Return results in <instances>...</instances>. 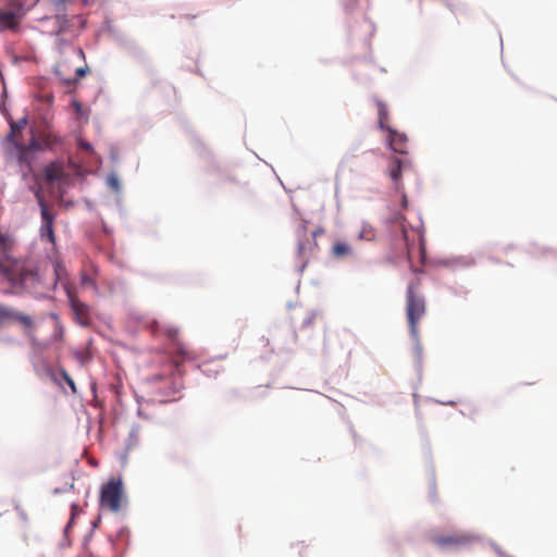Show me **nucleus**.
I'll return each instance as SVG.
<instances>
[{
    "label": "nucleus",
    "mask_w": 557,
    "mask_h": 557,
    "mask_svg": "<svg viewBox=\"0 0 557 557\" xmlns=\"http://www.w3.org/2000/svg\"><path fill=\"white\" fill-rule=\"evenodd\" d=\"M166 335L174 342L175 354L171 358L172 382L170 389L165 393V396H173L183 388L182 373L180 370L181 364L185 360L194 359V356L193 352L177 339L178 330L170 327L166 330Z\"/></svg>",
    "instance_id": "1"
},
{
    "label": "nucleus",
    "mask_w": 557,
    "mask_h": 557,
    "mask_svg": "<svg viewBox=\"0 0 557 557\" xmlns=\"http://www.w3.org/2000/svg\"><path fill=\"white\" fill-rule=\"evenodd\" d=\"M125 500L123 480L121 476H112L102 484L99 494V506L110 512H119Z\"/></svg>",
    "instance_id": "2"
},
{
    "label": "nucleus",
    "mask_w": 557,
    "mask_h": 557,
    "mask_svg": "<svg viewBox=\"0 0 557 557\" xmlns=\"http://www.w3.org/2000/svg\"><path fill=\"white\" fill-rule=\"evenodd\" d=\"M420 286L419 281H413L409 283L407 288V304H406V313L409 323L410 331L412 335L418 334V323L422 319L425 313V302L424 298L417 294V290Z\"/></svg>",
    "instance_id": "3"
},
{
    "label": "nucleus",
    "mask_w": 557,
    "mask_h": 557,
    "mask_svg": "<svg viewBox=\"0 0 557 557\" xmlns=\"http://www.w3.org/2000/svg\"><path fill=\"white\" fill-rule=\"evenodd\" d=\"M24 3L21 0H10V4L0 8V34H17L25 17Z\"/></svg>",
    "instance_id": "4"
},
{
    "label": "nucleus",
    "mask_w": 557,
    "mask_h": 557,
    "mask_svg": "<svg viewBox=\"0 0 557 557\" xmlns=\"http://www.w3.org/2000/svg\"><path fill=\"white\" fill-rule=\"evenodd\" d=\"M0 268L3 274L13 283L25 286H34L41 281L39 270L35 265H25L14 263L13 265H2Z\"/></svg>",
    "instance_id": "5"
},
{
    "label": "nucleus",
    "mask_w": 557,
    "mask_h": 557,
    "mask_svg": "<svg viewBox=\"0 0 557 557\" xmlns=\"http://www.w3.org/2000/svg\"><path fill=\"white\" fill-rule=\"evenodd\" d=\"M476 537L469 532H454L450 534H436L431 542L442 550H457L471 545Z\"/></svg>",
    "instance_id": "6"
},
{
    "label": "nucleus",
    "mask_w": 557,
    "mask_h": 557,
    "mask_svg": "<svg viewBox=\"0 0 557 557\" xmlns=\"http://www.w3.org/2000/svg\"><path fill=\"white\" fill-rule=\"evenodd\" d=\"M18 323L25 332L34 331L35 320L32 315L0 304V326L7 323Z\"/></svg>",
    "instance_id": "7"
},
{
    "label": "nucleus",
    "mask_w": 557,
    "mask_h": 557,
    "mask_svg": "<svg viewBox=\"0 0 557 557\" xmlns=\"http://www.w3.org/2000/svg\"><path fill=\"white\" fill-rule=\"evenodd\" d=\"M35 196L40 207V213L42 219V225L40 228V236L42 242L54 244L55 237L53 232V215L47 208L46 201L41 195V190L37 189Z\"/></svg>",
    "instance_id": "8"
},
{
    "label": "nucleus",
    "mask_w": 557,
    "mask_h": 557,
    "mask_svg": "<svg viewBox=\"0 0 557 557\" xmlns=\"http://www.w3.org/2000/svg\"><path fill=\"white\" fill-rule=\"evenodd\" d=\"M69 300L72 311L75 314L77 322L82 325H88L90 321L89 308L82 302L73 293L69 292Z\"/></svg>",
    "instance_id": "9"
},
{
    "label": "nucleus",
    "mask_w": 557,
    "mask_h": 557,
    "mask_svg": "<svg viewBox=\"0 0 557 557\" xmlns=\"http://www.w3.org/2000/svg\"><path fill=\"white\" fill-rule=\"evenodd\" d=\"M388 132V145L389 147L398 153H407V135L404 133H399L396 129H393L392 127L387 129Z\"/></svg>",
    "instance_id": "10"
},
{
    "label": "nucleus",
    "mask_w": 557,
    "mask_h": 557,
    "mask_svg": "<svg viewBox=\"0 0 557 557\" xmlns=\"http://www.w3.org/2000/svg\"><path fill=\"white\" fill-rule=\"evenodd\" d=\"M28 120L26 116L21 117L17 121L10 120V133L7 136V140L11 144H15L16 141H22L18 137L21 132L26 127Z\"/></svg>",
    "instance_id": "11"
},
{
    "label": "nucleus",
    "mask_w": 557,
    "mask_h": 557,
    "mask_svg": "<svg viewBox=\"0 0 557 557\" xmlns=\"http://www.w3.org/2000/svg\"><path fill=\"white\" fill-rule=\"evenodd\" d=\"M45 176L48 182H59L66 177L62 164L52 162L45 169Z\"/></svg>",
    "instance_id": "12"
},
{
    "label": "nucleus",
    "mask_w": 557,
    "mask_h": 557,
    "mask_svg": "<svg viewBox=\"0 0 557 557\" xmlns=\"http://www.w3.org/2000/svg\"><path fill=\"white\" fill-rule=\"evenodd\" d=\"M375 104L377 108V115H379V126L382 131H387L391 127L387 125V122L389 120V112L388 108L385 102L382 100L376 99Z\"/></svg>",
    "instance_id": "13"
},
{
    "label": "nucleus",
    "mask_w": 557,
    "mask_h": 557,
    "mask_svg": "<svg viewBox=\"0 0 557 557\" xmlns=\"http://www.w3.org/2000/svg\"><path fill=\"white\" fill-rule=\"evenodd\" d=\"M12 145L17 150V162L20 164H25L28 169H30L32 160L29 158V147H27L22 141H16L15 144Z\"/></svg>",
    "instance_id": "14"
},
{
    "label": "nucleus",
    "mask_w": 557,
    "mask_h": 557,
    "mask_svg": "<svg viewBox=\"0 0 557 557\" xmlns=\"http://www.w3.org/2000/svg\"><path fill=\"white\" fill-rule=\"evenodd\" d=\"M388 175L398 184L401 178V160L399 158H393L388 165Z\"/></svg>",
    "instance_id": "15"
},
{
    "label": "nucleus",
    "mask_w": 557,
    "mask_h": 557,
    "mask_svg": "<svg viewBox=\"0 0 557 557\" xmlns=\"http://www.w3.org/2000/svg\"><path fill=\"white\" fill-rule=\"evenodd\" d=\"M359 238L366 242H372L375 239V230L369 223H363L359 231Z\"/></svg>",
    "instance_id": "16"
},
{
    "label": "nucleus",
    "mask_w": 557,
    "mask_h": 557,
    "mask_svg": "<svg viewBox=\"0 0 557 557\" xmlns=\"http://www.w3.org/2000/svg\"><path fill=\"white\" fill-rule=\"evenodd\" d=\"M71 107L73 108L77 119L85 121L88 120L87 111L84 109L81 101H78L77 99H73L71 102Z\"/></svg>",
    "instance_id": "17"
},
{
    "label": "nucleus",
    "mask_w": 557,
    "mask_h": 557,
    "mask_svg": "<svg viewBox=\"0 0 557 557\" xmlns=\"http://www.w3.org/2000/svg\"><path fill=\"white\" fill-rule=\"evenodd\" d=\"M87 72H88V67L87 66L78 67L75 71L76 76H77L76 78H62V82L67 87L75 86V84L77 83L78 78L84 77L87 74Z\"/></svg>",
    "instance_id": "18"
},
{
    "label": "nucleus",
    "mask_w": 557,
    "mask_h": 557,
    "mask_svg": "<svg viewBox=\"0 0 557 557\" xmlns=\"http://www.w3.org/2000/svg\"><path fill=\"white\" fill-rule=\"evenodd\" d=\"M424 248H425V246H419V245L407 246V255H408L409 260H411L414 255H418L423 262L424 258H425V249Z\"/></svg>",
    "instance_id": "19"
},
{
    "label": "nucleus",
    "mask_w": 557,
    "mask_h": 557,
    "mask_svg": "<svg viewBox=\"0 0 557 557\" xmlns=\"http://www.w3.org/2000/svg\"><path fill=\"white\" fill-rule=\"evenodd\" d=\"M54 275H55L54 283H57L58 281H62L67 275L64 264L60 261H55V263H54Z\"/></svg>",
    "instance_id": "20"
},
{
    "label": "nucleus",
    "mask_w": 557,
    "mask_h": 557,
    "mask_svg": "<svg viewBox=\"0 0 557 557\" xmlns=\"http://www.w3.org/2000/svg\"><path fill=\"white\" fill-rule=\"evenodd\" d=\"M348 251L349 246H333L332 248V255L337 258L348 253Z\"/></svg>",
    "instance_id": "21"
},
{
    "label": "nucleus",
    "mask_w": 557,
    "mask_h": 557,
    "mask_svg": "<svg viewBox=\"0 0 557 557\" xmlns=\"http://www.w3.org/2000/svg\"><path fill=\"white\" fill-rule=\"evenodd\" d=\"M60 374L63 377V380L66 382V384L70 386V388L75 393L76 386H75V383L72 380V377L69 375V373L64 369H61Z\"/></svg>",
    "instance_id": "22"
},
{
    "label": "nucleus",
    "mask_w": 557,
    "mask_h": 557,
    "mask_svg": "<svg viewBox=\"0 0 557 557\" xmlns=\"http://www.w3.org/2000/svg\"><path fill=\"white\" fill-rule=\"evenodd\" d=\"M81 511H82V510H81V508H79V506H78L77 504H73V505L71 506V518H70V521H69V523H67V525H66V530H67L69 528H71V525H72V523H73V521H74L75 517H76L77 515H79V512H81Z\"/></svg>",
    "instance_id": "23"
},
{
    "label": "nucleus",
    "mask_w": 557,
    "mask_h": 557,
    "mask_svg": "<svg viewBox=\"0 0 557 557\" xmlns=\"http://www.w3.org/2000/svg\"><path fill=\"white\" fill-rule=\"evenodd\" d=\"M74 356L82 366L86 364L90 360V356L87 352L78 351L75 352Z\"/></svg>",
    "instance_id": "24"
},
{
    "label": "nucleus",
    "mask_w": 557,
    "mask_h": 557,
    "mask_svg": "<svg viewBox=\"0 0 557 557\" xmlns=\"http://www.w3.org/2000/svg\"><path fill=\"white\" fill-rule=\"evenodd\" d=\"M108 184L109 186L114 190V191H119L120 189V182H119V178L114 175H111L108 177Z\"/></svg>",
    "instance_id": "25"
},
{
    "label": "nucleus",
    "mask_w": 557,
    "mask_h": 557,
    "mask_svg": "<svg viewBox=\"0 0 557 557\" xmlns=\"http://www.w3.org/2000/svg\"><path fill=\"white\" fill-rule=\"evenodd\" d=\"M64 336V329L60 325L59 321H57V330L54 332L53 338L55 341H62Z\"/></svg>",
    "instance_id": "26"
},
{
    "label": "nucleus",
    "mask_w": 557,
    "mask_h": 557,
    "mask_svg": "<svg viewBox=\"0 0 557 557\" xmlns=\"http://www.w3.org/2000/svg\"><path fill=\"white\" fill-rule=\"evenodd\" d=\"M81 281L83 285L96 286L95 282L86 273H82Z\"/></svg>",
    "instance_id": "27"
},
{
    "label": "nucleus",
    "mask_w": 557,
    "mask_h": 557,
    "mask_svg": "<svg viewBox=\"0 0 557 557\" xmlns=\"http://www.w3.org/2000/svg\"><path fill=\"white\" fill-rule=\"evenodd\" d=\"M78 148L83 149V150H86L88 152H92V146L89 143H87V141H85L83 139L78 140Z\"/></svg>",
    "instance_id": "28"
},
{
    "label": "nucleus",
    "mask_w": 557,
    "mask_h": 557,
    "mask_svg": "<svg viewBox=\"0 0 557 557\" xmlns=\"http://www.w3.org/2000/svg\"><path fill=\"white\" fill-rule=\"evenodd\" d=\"M70 2L71 0H52L53 5L59 9H64Z\"/></svg>",
    "instance_id": "29"
},
{
    "label": "nucleus",
    "mask_w": 557,
    "mask_h": 557,
    "mask_svg": "<svg viewBox=\"0 0 557 557\" xmlns=\"http://www.w3.org/2000/svg\"><path fill=\"white\" fill-rule=\"evenodd\" d=\"M27 147H29V152L34 149H37L38 147V143L37 140L33 137L30 143L28 145H26Z\"/></svg>",
    "instance_id": "30"
},
{
    "label": "nucleus",
    "mask_w": 557,
    "mask_h": 557,
    "mask_svg": "<svg viewBox=\"0 0 557 557\" xmlns=\"http://www.w3.org/2000/svg\"><path fill=\"white\" fill-rule=\"evenodd\" d=\"M163 377H164L163 375L158 374V375H153L150 380L152 382H159V381L163 380Z\"/></svg>",
    "instance_id": "31"
},
{
    "label": "nucleus",
    "mask_w": 557,
    "mask_h": 557,
    "mask_svg": "<svg viewBox=\"0 0 557 557\" xmlns=\"http://www.w3.org/2000/svg\"><path fill=\"white\" fill-rule=\"evenodd\" d=\"M401 203H403V207H404V208H406V207H407V197H406L405 195L403 196Z\"/></svg>",
    "instance_id": "32"
},
{
    "label": "nucleus",
    "mask_w": 557,
    "mask_h": 557,
    "mask_svg": "<svg viewBox=\"0 0 557 557\" xmlns=\"http://www.w3.org/2000/svg\"><path fill=\"white\" fill-rule=\"evenodd\" d=\"M323 231L321 228L317 230V231H313L312 232V235L313 237L315 238L318 236V234L322 233Z\"/></svg>",
    "instance_id": "33"
},
{
    "label": "nucleus",
    "mask_w": 557,
    "mask_h": 557,
    "mask_svg": "<svg viewBox=\"0 0 557 557\" xmlns=\"http://www.w3.org/2000/svg\"><path fill=\"white\" fill-rule=\"evenodd\" d=\"M419 236V244H424V237L421 234H418Z\"/></svg>",
    "instance_id": "34"
},
{
    "label": "nucleus",
    "mask_w": 557,
    "mask_h": 557,
    "mask_svg": "<svg viewBox=\"0 0 557 557\" xmlns=\"http://www.w3.org/2000/svg\"><path fill=\"white\" fill-rule=\"evenodd\" d=\"M311 322H312V318L311 317L306 320V324L307 325H309Z\"/></svg>",
    "instance_id": "35"
},
{
    "label": "nucleus",
    "mask_w": 557,
    "mask_h": 557,
    "mask_svg": "<svg viewBox=\"0 0 557 557\" xmlns=\"http://www.w3.org/2000/svg\"><path fill=\"white\" fill-rule=\"evenodd\" d=\"M406 240L409 242L408 233L405 232Z\"/></svg>",
    "instance_id": "36"
},
{
    "label": "nucleus",
    "mask_w": 557,
    "mask_h": 557,
    "mask_svg": "<svg viewBox=\"0 0 557 557\" xmlns=\"http://www.w3.org/2000/svg\"><path fill=\"white\" fill-rule=\"evenodd\" d=\"M79 54L84 57V51L82 49H79Z\"/></svg>",
    "instance_id": "37"
}]
</instances>
